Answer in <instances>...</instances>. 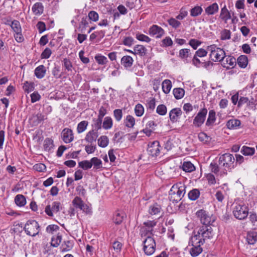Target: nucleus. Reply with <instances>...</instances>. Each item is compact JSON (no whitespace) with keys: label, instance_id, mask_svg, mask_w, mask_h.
Returning <instances> with one entry per match:
<instances>
[{"label":"nucleus","instance_id":"f257e3e1","mask_svg":"<svg viewBox=\"0 0 257 257\" xmlns=\"http://www.w3.org/2000/svg\"><path fill=\"white\" fill-rule=\"evenodd\" d=\"M235 158L230 154L225 153L219 157L218 163L221 169V175H227L235 167Z\"/></svg>","mask_w":257,"mask_h":257},{"label":"nucleus","instance_id":"f03ea898","mask_svg":"<svg viewBox=\"0 0 257 257\" xmlns=\"http://www.w3.org/2000/svg\"><path fill=\"white\" fill-rule=\"evenodd\" d=\"M186 186L181 183L174 184L171 187L169 194L170 201L178 202L184 197L186 191Z\"/></svg>","mask_w":257,"mask_h":257},{"label":"nucleus","instance_id":"7ed1b4c3","mask_svg":"<svg viewBox=\"0 0 257 257\" xmlns=\"http://www.w3.org/2000/svg\"><path fill=\"white\" fill-rule=\"evenodd\" d=\"M24 229L27 235L35 236L40 231V226L36 220H29L26 223Z\"/></svg>","mask_w":257,"mask_h":257},{"label":"nucleus","instance_id":"20e7f679","mask_svg":"<svg viewBox=\"0 0 257 257\" xmlns=\"http://www.w3.org/2000/svg\"><path fill=\"white\" fill-rule=\"evenodd\" d=\"M232 212L234 216L239 220L245 219L248 214V208L243 204L236 203L233 207Z\"/></svg>","mask_w":257,"mask_h":257},{"label":"nucleus","instance_id":"39448f33","mask_svg":"<svg viewBox=\"0 0 257 257\" xmlns=\"http://www.w3.org/2000/svg\"><path fill=\"white\" fill-rule=\"evenodd\" d=\"M197 216L199 218L202 224L209 226L215 221V217L210 216L205 211L200 210L196 212Z\"/></svg>","mask_w":257,"mask_h":257},{"label":"nucleus","instance_id":"423d86ee","mask_svg":"<svg viewBox=\"0 0 257 257\" xmlns=\"http://www.w3.org/2000/svg\"><path fill=\"white\" fill-rule=\"evenodd\" d=\"M72 205L76 209H79L87 214L91 213V209L79 197L76 196L72 201Z\"/></svg>","mask_w":257,"mask_h":257},{"label":"nucleus","instance_id":"0eeeda50","mask_svg":"<svg viewBox=\"0 0 257 257\" xmlns=\"http://www.w3.org/2000/svg\"><path fill=\"white\" fill-rule=\"evenodd\" d=\"M156 242L152 237H147L144 241V251L148 255H152L155 250Z\"/></svg>","mask_w":257,"mask_h":257},{"label":"nucleus","instance_id":"6e6552de","mask_svg":"<svg viewBox=\"0 0 257 257\" xmlns=\"http://www.w3.org/2000/svg\"><path fill=\"white\" fill-rule=\"evenodd\" d=\"M207 113V109L205 108L201 109L195 117L193 124L196 127H200L204 122Z\"/></svg>","mask_w":257,"mask_h":257},{"label":"nucleus","instance_id":"1a4fd4ad","mask_svg":"<svg viewBox=\"0 0 257 257\" xmlns=\"http://www.w3.org/2000/svg\"><path fill=\"white\" fill-rule=\"evenodd\" d=\"M60 203L59 202H53L52 205H48L46 206L45 212L49 216H53V213H57L60 210Z\"/></svg>","mask_w":257,"mask_h":257},{"label":"nucleus","instance_id":"9d476101","mask_svg":"<svg viewBox=\"0 0 257 257\" xmlns=\"http://www.w3.org/2000/svg\"><path fill=\"white\" fill-rule=\"evenodd\" d=\"M199 229L201 232V236L204 237L205 241L213 237L214 234L210 226H202Z\"/></svg>","mask_w":257,"mask_h":257},{"label":"nucleus","instance_id":"9b49d317","mask_svg":"<svg viewBox=\"0 0 257 257\" xmlns=\"http://www.w3.org/2000/svg\"><path fill=\"white\" fill-rule=\"evenodd\" d=\"M61 136L63 141L66 144L71 143L74 139L73 131L68 128L63 129Z\"/></svg>","mask_w":257,"mask_h":257},{"label":"nucleus","instance_id":"f8f14e48","mask_svg":"<svg viewBox=\"0 0 257 257\" xmlns=\"http://www.w3.org/2000/svg\"><path fill=\"white\" fill-rule=\"evenodd\" d=\"M225 57V53L222 49L217 50L212 54H210V59L214 62H220Z\"/></svg>","mask_w":257,"mask_h":257},{"label":"nucleus","instance_id":"ddd939ff","mask_svg":"<svg viewBox=\"0 0 257 257\" xmlns=\"http://www.w3.org/2000/svg\"><path fill=\"white\" fill-rule=\"evenodd\" d=\"M149 34L156 38H160L164 34V30L157 25H153L149 29Z\"/></svg>","mask_w":257,"mask_h":257},{"label":"nucleus","instance_id":"4468645a","mask_svg":"<svg viewBox=\"0 0 257 257\" xmlns=\"http://www.w3.org/2000/svg\"><path fill=\"white\" fill-rule=\"evenodd\" d=\"M160 144L158 141H154L149 145L148 152L152 156H157L160 152Z\"/></svg>","mask_w":257,"mask_h":257},{"label":"nucleus","instance_id":"2eb2a0df","mask_svg":"<svg viewBox=\"0 0 257 257\" xmlns=\"http://www.w3.org/2000/svg\"><path fill=\"white\" fill-rule=\"evenodd\" d=\"M231 18L230 12L227 9L226 6L224 5L223 7L221 9L219 16V19L225 23H227V21L230 20Z\"/></svg>","mask_w":257,"mask_h":257},{"label":"nucleus","instance_id":"dca6fc26","mask_svg":"<svg viewBox=\"0 0 257 257\" xmlns=\"http://www.w3.org/2000/svg\"><path fill=\"white\" fill-rule=\"evenodd\" d=\"M194 235L191 237V241L192 243H200L203 244L205 241L204 237L201 236V232L199 229L197 231H194Z\"/></svg>","mask_w":257,"mask_h":257},{"label":"nucleus","instance_id":"f3484780","mask_svg":"<svg viewBox=\"0 0 257 257\" xmlns=\"http://www.w3.org/2000/svg\"><path fill=\"white\" fill-rule=\"evenodd\" d=\"M181 114L182 110L180 108H173L169 112L170 119L172 122H176Z\"/></svg>","mask_w":257,"mask_h":257},{"label":"nucleus","instance_id":"a211bd4d","mask_svg":"<svg viewBox=\"0 0 257 257\" xmlns=\"http://www.w3.org/2000/svg\"><path fill=\"white\" fill-rule=\"evenodd\" d=\"M219 6L216 3H214L205 8V14L208 16L214 15L218 13Z\"/></svg>","mask_w":257,"mask_h":257},{"label":"nucleus","instance_id":"6ab92c4d","mask_svg":"<svg viewBox=\"0 0 257 257\" xmlns=\"http://www.w3.org/2000/svg\"><path fill=\"white\" fill-rule=\"evenodd\" d=\"M202 244H194L192 243V247L190 249V253L192 256H198L202 251V248L201 247Z\"/></svg>","mask_w":257,"mask_h":257},{"label":"nucleus","instance_id":"aec40b11","mask_svg":"<svg viewBox=\"0 0 257 257\" xmlns=\"http://www.w3.org/2000/svg\"><path fill=\"white\" fill-rule=\"evenodd\" d=\"M46 119V116L41 113H38L37 114L33 115L30 120L32 121L33 125H37L42 121Z\"/></svg>","mask_w":257,"mask_h":257},{"label":"nucleus","instance_id":"412c9836","mask_svg":"<svg viewBox=\"0 0 257 257\" xmlns=\"http://www.w3.org/2000/svg\"><path fill=\"white\" fill-rule=\"evenodd\" d=\"M134 62L133 58L130 56H124L121 59L120 63L125 68H130L132 66Z\"/></svg>","mask_w":257,"mask_h":257},{"label":"nucleus","instance_id":"4be33fe9","mask_svg":"<svg viewBox=\"0 0 257 257\" xmlns=\"http://www.w3.org/2000/svg\"><path fill=\"white\" fill-rule=\"evenodd\" d=\"M46 73V69L43 65L38 66L34 71L35 75L38 79L43 78L45 76Z\"/></svg>","mask_w":257,"mask_h":257},{"label":"nucleus","instance_id":"5701e85b","mask_svg":"<svg viewBox=\"0 0 257 257\" xmlns=\"http://www.w3.org/2000/svg\"><path fill=\"white\" fill-rule=\"evenodd\" d=\"M209 169L212 173H214L217 176L223 177L224 176L221 175L220 174L221 169L220 165H219V163L217 164L215 162H211L209 165Z\"/></svg>","mask_w":257,"mask_h":257},{"label":"nucleus","instance_id":"b1692460","mask_svg":"<svg viewBox=\"0 0 257 257\" xmlns=\"http://www.w3.org/2000/svg\"><path fill=\"white\" fill-rule=\"evenodd\" d=\"M225 59H223V65L224 67L229 68L230 67H233L236 64V59L233 57L230 56H225Z\"/></svg>","mask_w":257,"mask_h":257},{"label":"nucleus","instance_id":"393cba45","mask_svg":"<svg viewBox=\"0 0 257 257\" xmlns=\"http://www.w3.org/2000/svg\"><path fill=\"white\" fill-rule=\"evenodd\" d=\"M98 136V133L94 130L89 131L86 135L85 140L89 143L95 142Z\"/></svg>","mask_w":257,"mask_h":257},{"label":"nucleus","instance_id":"a878e982","mask_svg":"<svg viewBox=\"0 0 257 257\" xmlns=\"http://www.w3.org/2000/svg\"><path fill=\"white\" fill-rule=\"evenodd\" d=\"M161 211V206L157 203H155L149 207L148 211L150 214L155 215L159 214Z\"/></svg>","mask_w":257,"mask_h":257},{"label":"nucleus","instance_id":"bb28decb","mask_svg":"<svg viewBox=\"0 0 257 257\" xmlns=\"http://www.w3.org/2000/svg\"><path fill=\"white\" fill-rule=\"evenodd\" d=\"M246 241L249 244H254L257 241V233L254 231L248 232L246 236Z\"/></svg>","mask_w":257,"mask_h":257},{"label":"nucleus","instance_id":"cd10ccee","mask_svg":"<svg viewBox=\"0 0 257 257\" xmlns=\"http://www.w3.org/2000/svg\"><path fill=\"white\" fill-rule=\"evenodd\" d=\"M44 7L42 3H36L32 7V11L36 15H40L43 13Z\"/></svg>","mask_w":257,"mask_h":257},{"label":"nucleus","instance_id":"c85d7f7f","mask_svg":"<svg viewBox=\"0 0 257 257\" xmlns=\"http://www.w3.org/2000/svg\"><path fill=\"white\" fill-rule=\"evenodd\" d=\"M215 112L214 110H210L209 111L208 117L206 122V125L212 126L216 120Z\"/></svg>","mask_w":257,"mask_h":257},{"label":"nucleus","instance_id":"c756f323","mask_svg":"<svg viewBox=\"0 0 257 257\" xmlns=\"http://www.w3.org/2000/svg\"><path fill=\"white\" fill-rule=\"evenodd\" d=\"M123 123L126 127L133 128L135 124V119L133 116L128 115L124 119Z\"/></svg>","mask_w":257,"mask_h":257},{"label":"nucleus","instance_id":"7c9ffc66","mask_svg":"<svg viewBox=\"0 0 257 257\" xmlns=\"http://www.w3.org/2000/svg\"><path fill=\"white\" fill-rule=\"evenodd\" d=\"M134 54L139 55L141 56H145L147 53L146 48L143 45H138L134 48Z\"/></svg>","mask_w":257,"mask_h":257},{"label":"nucleus","instance_id":"2f4dec72","mask_svg":"<svg viewBox=\"0 0 257 257\" xmlns=\"http://www.w3.org/2000/svg\"><path fill=\"white\" fill-rule=\"evenodd\" d=\"M15 202L17 205L22 207L26 204V199L24 195L18 194L15 198Z\"/></svg>","mask_w":257,"mask_h":257},{"label":"nucleus","instance_id":"473e14b6","mask_svg":"<svg viewBox=\"0 0 257 257\" xmlns=\"http://www.w3.org/2000/svg\"><path fill=\"white\" fill-rule=\"evenodd\" d=\"M240 124L241 122L239 120L231 119L227 122L226 126L229 129H236Z\"/></svg>","mask_w":257,"mask_h":257},{"label":"nucleus","instance_id":"72a5a7b5","mask_svg":"<svg viewBox=\"0 0 257 257\" xmlns=\"http://www.w3.org/2000/svg\"><path fill=\"white\" fill-rule=\"evenodd\" d=\"M182 168L186 172H191L195 170L194 165L190 162L187 161L183 162Z\"/></svg>","mask_w":257,"mask_h":257},{"label":"nucleus","instance_id":"f704fd0d","mask_svg":"<svg viewBox=\"0 0 257 257\" xmlns=\"http://www.w3.org/2000/svg\"><path fill=\"white\" fill-rule=\"evenodd\" d=\"M162 85L163 92L166 94L168 93L172 87L171 81L169 79H165L162 82Z\"/></svg>","mask_w":257,"mask_h":257},{"label":"nucleus","instance_id":"c9c22d12","mask_svg":"<svg viewBox=\"0 0 257 257\" xmlns=\"http://www.w3.org/2000/svg\"><path fill=\"white\" fill-rule=\"evenodd\" d=\"M62 235L60 233L57 234L56 236H53L51 239V244L52 246L58 247L62 241Z\"/></svg>","mask_w":257,"mask_h":257},{"label":"nucleus","instance_id":"e433bc0d","mask_svg":"<svg viewBox=\"0 0 257 257\" xmlns=\"http://www.w3.org/2000/svg\"><path fill=\"white\" fill-rule=\"evenodd\" d=\"M255 149L247 146H243L241 149V153L244 156H251L254 154Z\"/></svg>","mask_w":257,"mask_h":257},{"label":"nucleus","instance_id":"4c0bfd02","mask_svg":"<svg viewBox=\"0 0 257 257\" xmlns=\"http://www.w3.org/2000/svg\"><path fill=\"white\" fill-rule=\"evenodd\" d=\"M124 216V214L122 212H116L113 218V222L116 224H120L123 219Z\"/></svg>","mask_w":257,"mask_h":257},{"label":"nucleus","instance_id":"58836bf2","mask_svg":"<svg viewBox=\"0 0 257 257\" xmlns=\"http://www.w3.org/2000/svg\"><path fill=\"white\" fill-rule=\"evenodd\" d=\"M203 9L201 7L196 6L190 10V15L192 17H196L201 15Z\"/></svg>","mask_w":257,"mask_h":257},{"label":"nucleus","instance_id":"ea45409f","mask_svg":"<svg viewBox=\"0 0 257 257\" xmlns=\"http://www.w3.org/2000/svg\"><path fill=\"white\" fill-rule=\"evenodd\" d=\"M248 63V59L246 56L241 55L237 59V64L241 68H245Z\"/></svg>","mask_w":257,"mask_h":257},{"label":"nucleus","instance_id":"a19ab883","mask_svg":"<svg viewBox=\"0 0 257 257\" xmlns=\"http://www.w3.org/2000/svg\"><path fill=\"white\" fill-rule=\"evenodd\" d=\"M109 143V139L106 136H102L98 139V145L102 148L107 146Z\"/></svg>","mask_w":257,"mask_h":257},{"label":"nucleus","instance_id":"79ce46f5","mask_svg":"<svg viewBox=\"0 0 257 257\" xmlns=\"http://www.w3.org/2000/svg\"><path fill=\"white\" fill-rule=\"evenodd\" d=\"M153 230L149 229V228L144 226L141 228L140 233L142 236H145L146 237H152L153 235Z\"/></svg>","mask_w":257,"mask_h":257},{"label":"nucleus","instance_id":"37998d69","mask_svg":"<svg viewBox=\"0 0 257 257\" xmlns=\"http://www.w3.org/2000/svg\"><path fill=\"white\" fill-rule=\"evenodd\" d=\"M73 247V244L69 240L64 241L61 246V249L62 252H66L70 250Z\"/></svg>","mask_w":257,"mask_h":257},{"label":"nucleus","instance_id":"c03bdc74","mask_svg":"<svg viewBox=\"0 0 257 257\" xmlns=\"http://www.w3.org/2000/svg\"><path fill=\"white\" fill-rule=\"evenodd\" d=\"M112 118L109 116H107L104 118L102 123V127L105 130H108L112 127Z\"/></svg>","mask_w":257,"mask_h":257},{"label":"nucleus","instance_id":"a18cd8bd","mask_svg":"<svg viewBox=\"0 0 257 257\" xmlns=\"http://www.w3.org/2000/svg\"><path fill=\"white\" fill-rule=\"evenodd\" d=\"M11 27L15 33L22 32V28L19 21L14 20L12 21Z\"/></svg>","mask_w":257,"mask_h":257},{"label":"nucleus","instance_id":"49530a36","mask_svg":"<svg viewBox=\"0 0 257 257\" xmlns=\"http://www.w3.org/2000/svg\"><path fill=\"white\" fill-rule=\"evenodd\" d=\"M188 197L191 200H196L200 196V192L197 189H194L188 193Z\"/></svg>","mask_w":257,"mask_h":257},{"label":"nucleus","instance_id":"de8ad7c7","mask_svg":"<svg viewBox=\"0 0 257 257\" xmlns=\"http://www.w3.org/2000/svg\"><path fill=\"white\" fill-rule=\"evenodd\" d=\"M184 93H185L184 90L181 88H174L173 90V94H174V97L177 99H179L182 98L184 96Z\"/></svg>","mask_w":257,"mask_h":257},{"label":"nucleus","instance_id":"09e8293b","mask_svg":"<svg viewBox=\"0 0 257 257\" xmlns=\"http://www.w3.org/2000/svg\"><path fill=\"white\" fill-rule=\"evenodd\" d=\"M199 141L204 144H207L210 142L211 138L203 132L199 133L198 135Z\"/></svg>","mask_w":257,"mask_h":257},{"label":"nucleus","instance_id":"8fccbe9b","mask_svg":"<svg viewBox=\"0 0 257 257\" xmlns=\"http://www.w3.org/2000/svg\"><path fill=\"white\" fill-rule=\"evenodd\" d=\"M102 119L97 117L96 119L93 120V123L92 126L94 128V131H97L101 128Z\"/></svg>","mask_w":257,"mask_h":257},{"label":"nucleus","instance_id":"3c124183","mask_svg":"<svg viewBox=\"0 0 257 257\" xmlns=\"http://www.w3.org/2000/svg\"><path fill=\"white\" fill-rule=\"evenodd\" d=\"M91 161L92 166L93 165L94 169H98L102 167V161L98 158L93 157L91 159Z\"/></svg>","mask_w":257,"mask_h":257},{"label":"nucleus","instance_id":"603ef678","mask_svg":"<svg viewBox=\"0 0 257 257\" xmlns=\"http://www.w3.org/2000/svg\"><path fill=\"white\" fill-rule=\"evenodd\" d=\"M79 166L83 169L86 170L90 169L92 167V163L91 160L90 161L87 160L82 161L79 162Z\"/></svg>","mask_w":257,"mask_h":257},{"label":"nucleus","instance_id":"864d4df0","mask_svg":"<svg viewBox=\"0 0 257 257\" xmlns=\"http://www.w3.org/2000/svg\"><path fill=\"white\" fill-rule=\"evenodd\" d=\"M87 125L88 122L87 121L83 120L79 122L77 127L78 133L80 134L83 132L86 129Z\"/></svg>","mask_w":257,"mask_h":257},{"label":"nucleus","instance_id":"5fc2aeb1","mask_svg":"<svg viewBox=\"0 0 257 257\" xmlns=\"http://www.w3.org/2000/svg\"><path fill=\"white\" fill-rule=\"evenodd\" d=\"M63 66L65 70L71 72L73 68V65L70 60L67 58H64L63 60Z\"/></svg>","mask_w":257,"mask_h":257},{"label":"nucleus","instance_id":"6e6d98bb","mask_svg":"<svg viewBox=\"0 0 257 257\" xmlns=\"http://www.w3.org/2000/svg\"><path fill=\"white\" fill-rule=\"evenodd\" d=\"M53 141L52 140L47 138L45 140L44 143V148L46 151H50L53 148Z\"/></svg>","mask_w":257,"mask_h":257},{"label":"nucleus","instance_id":"4d7b16f0","mask_svg":"<svg viewBox=\"0 0 257 257\" xmlns=\"http://www.w3.org/2000/svg\"><path fill=\"white\" fill-rule=\"evenodd\" d=\"M95 59L96 62L100 65L106 64L107 62V58L101 55H97L95 56Z\"/></svg>","mask_w":257,"mask_h":257},{"label":"nucleus","instance_id":"13d9d810","mask_svg":"<svg viewBox=\"0 0 257 257\" xmlns=\"http://www.w3.org/2000/svg\"><path fill=\"white\" fill-rule=\"evenodd\" d=\"M191 55L190 50L189 49H182L179 51V57L181 59H186Z\"/></svg>","mask_w":257,"mask_h":257},{"label":"nucleus","instance_id":"bf43d9fd","mask_svg":"<svg viewBox=\"0 0 257 257\" xmlns=\"http://www.w3.org/2000/svg\"><path fill=\"white\" fill-rule=\"evenodd\" d=\"M88 26V23L86 18H83L81 21L78 28L79 31L81 33L85 32L86 28Z\"/></svg>","mask_w":257,"mask_h":257},{"label":"nucleus","instance_id":"052dcab7","mask_svg":"<svg viewBox=\"0 0 257 257\" xmlns=\"http://www.w3.org/2000/svg\"><path fill=\"white\" fill-rule=\"evenodd\" d=\"M135 112L137 116H141L144 112V108L143 105L141 104H137L135 108Z\"/></svg>","mask_w":257,"mask_h":257},{"label":"nucleus","instance_id":"680f3d73","mask_svg":"<svg viewBox=\"0 0 257 257\" xmlns=\"http://www.w3.org/2000/svg\"><path fill=\"white\" fill-rule=\"evenodd\" d=\"M167 107L164 104H160L159 105L156 109L157 112L161 115H164L167 113Z\"/></svg>","mask_w":257,"mask_h":257},{"label":"nucleus","instance_id":"e2e57ef3","mask_svg":"<svg viewBox=\"0 0 257 257\" xmlns=\"http://www.w3.org/2000/svg\"><path fill=\"white\" fill-rule=\"evenodd\" d=\"M113 115L115 120L119 121L122 117V110L120 109H116L113 111Z\"/></svg>","mask_w":257,"mask_h":257},{"label":"nucleus","instance_id":"0e129e2a","mask_svg":"<svg viewBox=\"0 0 257 257\" xmlns=\"http://www.w3.org/2000/svg\"><path fill=\"white\" fill-rule=\"evenodd\" d=\"M168 22L170 26L175 29L178 28L181 25V23L174 18L169 19Z\"/></svg>","mask_w":257,"mask_h":257},{"label":"nucleus","instance_id":"69168bd1","mask_svg":"<svg viewBox=\"0 0 257 257\" xmlns=\"http://www.w3.org/2000/svg\"><path fill=\"white\" fill-rule=\"evenodd\" d=\"M231 32L230 30L225 29L221 33L222 40H228L230 38Z\"/></svg>","mask_w":257,"mask_h":257},{"label":"nucleus","instance_id":"338daca9","mask_svg":"<svg viewBox=\"0 0 257 257\" xmlns=\"http://www.w3.org/2000/svg\"><path fill=\"white\" fill-rule=\"evenodd\" d=\"M136 38L139 41L146 42H149L151 41V39L148 36L143 34H137Z\"/></svg>","mask_w":257,"mask_h":257},{"label":"nucleus","instance_id":"774afa93","mask_svg":"<svg viewBox=\"0 0 257 257\" xmlns=\"http://www.w3.org/2000/svg\"><path fill=\"white\" fill-rule=\"evenodd\" d=\"M155 99L154 98H151L150 100L148 101L147 103V108L150 111L153 110L155 108Z\"/></svg>","mask_w":257,"mask_h":257}]
</instances>
